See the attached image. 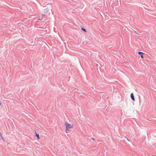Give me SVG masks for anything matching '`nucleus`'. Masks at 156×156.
I'll return each instance as SVG.
<instances>
[{
	"instance_id": "10",
	"label": "nucleus",
	"mask_w": 156,
	"mask_h": 156,
	"mask_svg": "<svg viewBox=\"0 0 156 156\" xmlns=\"http://www.w3.org/2000/svg\"><path fill=\"white\" fill-rule=\"evenodd\" d=\"M1 105V103L0 102V105Z\"/></svg>"
},
{
	"instance_id": "7",
	"label": "nucleus",
	"mask_w": 156,
	"mask_h": 156,
	"mask_svg": "<svg viewBox=\"0 0 156 156\" xmlns=\"http://www.w3.org/2000/svg\"><path fill=\"white\" fill-rule=\"evenodd\" d=\"M141 57L142 58H144V57L143 56V55H141Z\"/></svg>"
},
{
	"instance_id": "4",
	"label": "nucleus",
	"mask_w": 156,
	"mask_h": 156,
	"mask_svg": "<svg viewBox=\"0 0 156 156\" xmlns=\"http://www.w3.org/2000/svg\"><path fill=\"white\" fill-rule=\"evenodd\" d=\"M42 18L41 19H38V20H42L43 18V17L45 15L42 14Z\"/></svg>"
},
{
	"instance_id": "2",
	"label": "nucleus",
	"mask_w": 156,
	"mask_h": 156,
	"mask_svg": "<svg viewBox=\"0 0 156 156\" xmlns=\"http://www.w3.org/2000/svg\"><path fill=\"white\" fill-rule=\"evenodd\" d=\"M130 97H131V99H132V100L133 101H135V100L134 97V96L133 95V93H132L131 94Z\"/></svg>"
},
{
	"instance_id": "1",
	"label": "nucleus",
	"mask_w": 156,
	"mask_h": 156,
	"mask_svg": "<svg viewBox=\"0 0 156 156\" xmlns=\"http://www.w3.org/2000/svg\"><path fill=\"white\" fill-rule=\"evenodd\" d=\"M65 125L66 126V131H68L70 129H72L73 128V124H69L67 122L65 123Z\"/></svg>"
},
{
	"instance_id": "11",
	"label": "nucleus",
	"mask_w": 156,
	"mask_h": 156,
	"mask_svg": "<svg viewBox=\"0 0 156 156\" xmlns=\"http://www.w3.org/2000/svg\"><path fill=\"white\" fill-rule=\"evenodd\" d=\"M127 140H128V141H129V140L128 139H127Z\"/></svg>"
},
{
	"instance_id": "9",
	"label": "nucleus",
	"mask_w": 156,
	"mask_h": 156,
	"mask_svg": "<svg viewBox=\"0 0 156 156\" xmlns=\"http://www.w3.org/2000/svg\"><path fill=\"white\" fill-rule=\"evenodd\" d=\"M92 139L93 140H94V139L93 138H92Z\"/></svg>"
},
{
	"instance_id": "3",
	"label": "nucleus",
	"mask_w": 156,
	"mask_h": 156,
	"mask_svg": "<svg viewBox=\"0 0 156 156\" xmlns=\"http://www.w3.org/2000/svg\"><path fill=\"white\" fill-rule=\"evenodd\" d=\"M36 136H37V138L39 139H40V137H39V135L37 134V133H36Z\"/></svg>"
},
{
	"instance_id": "6",
	"label": "nucleus",
	"mask_w": 156,
	"mask_h": 156,
	"mask_svg": "<svg viewBox=\"0 0 156 156\" xmlns=\"http://www.w3.org/2000/svg\"><path fill=\"white\" fill-rule=\"evenodd\" d=\"M82 30H83V31H84V32H86V30H85V29H84V28H82Z\"/></svg>"
},
{
	"instance_id": "5",
	"label": "nucleus",
	"mask_w": 156,
	"mask_h": 156,
	"mask_svg": "<svg viewBox=\"0 0 156 156\" xmlns=\"http://www.w3.org/2000/svg\"><path fill=\"white\" fill-rule=\"evenodd\" d=\"M138 54L140 55L141 54H144V53L142 52L139 51L138 53Z\"/></svg>"
},
{
	"instance_id": "8",
	"label": "nucleus",
	"mask_w": 156,
	"mask_h": 156,
	"mask_svg": "<svg viewBox=\"0 0 156 156\" xmlns=\"http://www.w3.org/2000/svg\"><path fill=\"white\" fill-rule=\"evenodd\" d=\"M1 136L2 137V140H4V138H3V137H2V136Z\"/></svg>"
}]
</instances>
